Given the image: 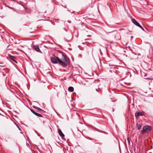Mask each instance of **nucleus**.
Segmentation results:
<instances>
[{
  "label": "nucleus",
  "instance_id": "f257e3e1",
  "mask_svg": "<svg viewBox=\"0 0 153 153\" xmlns=\"http://www.w3.org/2000/svg\"><path fill=\"white\" fill-rule=\"evenodd\" d=\"M62 58L59 60V64L62 66L66 67L70 63L68 58L67 56L62 53Z\"/></svg>",
  "mask_w": 153,
  "mask_h": 153
},
{
  "label": "nucleus",
  "instance_id": "f03ea898",
  "mask_svg": "<svg viewBox=\"0 0 153 153\" xmlns=\"http://www.w3.org/2000/svg\"><path fill=\"white\" fill-rule=\"evenodd\" d=\"M152 129V127L150 126H145L141 131V133L144 134V133L150 131Z\"/></svg>",
  "mask_w": 153,
  "mask_h": 153
},
{
  "label": "nucleus",
  "instance_id": "7ed1b4c3",
  "mask_svg": "<svg viewBox=\"0 0 153 153\" xmlns=\"http://www.w3.org/2000/svg\"><path fill=\"white\" fill-rule=\"evenodd\" d=\"M51 62L54 63H57L58 62L59 63V60H60L59 58L56 56H54V57H51Z\"/></svg>",
  "mask_w": 153,
  "mask_h": 153
},
{
  "label": "nucleus",
  "instance_id": "20e7f679",
  "mask_svg": "<svg viewBox=\"0 0 153 153\" xmlns=\"http://www.w3.org/2000/svg\"><path fill=\"white\" fill-rule=\"evenodd\" d=\"M132 22L134 25H135L139 27H140L142 30H144V29H143V27L140 25V24H139V23L138 22H137L135 20V19H132Z\"/></svg>",
  "mask_w": 153,
  "mask_h": 153
},
{
  "label": "nucleus",
  "instance_id": "39448f33",
  "mask_svg": "<svg viewBox=\"0 0 153 153\" xmlns=\"http://www.w3.org/2000/svg\"><path fill=\"white\" fill-rule=\"evenodd\" d=\"M135 116L137 118L139 116H144V112H136L135 113Z\"/></svg>",
  "mask_w": 153,
  "mask_h": 153
},
{
  "label": "nucleus",
  "instance_id": "423d86ee",
  "mask_svg": "<svg viewBox=\"0 0 153 153\" xmlns=\"http://www.w3.org/2000/svg\"><path fill=\"white\" fill-rule=\"evenodd\" d=\"M30 110L32 113L36 116L40 117H43L41 114L36 112L34 110L32 109H30Z\"/></svg>",
  "mask_w": 153,
  "mask_h": 153
},
{
  "label": "nucleus",
  "instance_id": "0eeeda50",
  "mask_svg": "<svg viewBox=\"0 0 153 153\" xmlns=\"http://www.w3.org/2000/svg\"><path fill=\"white\" fill-rule=\"evenodd\" d=\"M115 39L117 40H119L121 39V36L119 33H117L115 36Z\"/></svg>",
  "mask_w": 153,
  "mask_h": 153
},
{
  "label": "nucleus",
  "instance_id": "6e6552de",
  "mask_svg": "<svg viewBox=\"0 0 153 153\" xmlns=\"http://www.w3.org/2000/svg\"><path fill=\"white\" fill-rule=\"evenodd\" d=\"M34 49L36 51L40 52V50L39 49V46L38 45H34L33 46Z\"/></svg>",
  "mask_w": 153,
  "mask_h": 153
},
{
  "label": "nucleus",
  "instance_id": "1a4fd4ad",
  "mask_svg": "<svg viewBox=\"0 0 153 153\" xmlns=\"http://www.w3.org/2000/svg\"><path fill=\"white\" fill-rule=\"evenodd\" d=\"M9 57L10 58L13 60L14 62H15L16 63H17V61L16 60V58L15 57L12 56L10 55H9Z\"/></svg>",
  "mask_w": 153,
  "mask_h": 153
},
{
  "label": "nucleus",
  "instance_id": "9d476101",
  "mask_svg": "<svg viewBox=\"0 0 153 153\" xmlns=\"http://www.w3.org/2000/svg\"><path fill=\"white\" fill-rule=\"evenodd\" d=\"M58 133L60 136L62 138L65 136L64 134L63 133L62 131L59 129L58 130Z\"/></svg>",
  "mask_w": 153,
  "mask_h": 153
},
{
  "label": "nucleus",
  "instance_id": "9b49d317",
  "mask_svg": "<svg viewBox=\"0 0 153 153\" xmlns=\"http://www.w3.org/2000/svg\"><path fill=\"white\" fill-rule=\"evenodd\" d=\"M136 128L139 130H140L141 128V125L138 123H137L136 125Z\"/></svg>",
  "mask_w": 153,
  "mask_h": 153
},
{
  "label": "nucleus",
  "instance_id": "f8f14e48",
  "mask_svg": "<svg viewBox=\"0 0 153 153\" xmlns=\"http://www.w3.org/2000/svg\"><path fill=\"white\" fill-rule=\"evenodd\" d=\"M68 90L70 92H73L74 91V89L72 87H69L68 88Z\"/></svg>",
  "mask_w": 153,
  "mask_h": 153
},
{
  "label": "nucleus",
  "instance_id": "ddd939ff",
  "mask_svg": "<svg viewBox=\"0 0 153 153\" xmlns=\"http://www.w3.org/2000/svg\"><path fill=\"white\" fill-rule=\"evenodd\" d=\"M84 32L85 33V32H88V31L90 30L85 25V28L84 29Z\"/></svg>",
  "mask_w": 153,
  "mask_h": 153
},
{
  "label": "nucleus",
  "instance_id": "4468645a",
  "mask_svg": "<svg viewBox=\"0 0 153 153\" xmlns=\"http://www.w3.org/2000/svg\"><path fill=\"white\" fill-rule=\"evenodd\" d=\"M33 108L37 110V112H40L42 111V110L41 109L37 107L36 106L33 107Z\"/></svg>",
  "mask_w": 153,
  "mask_h": 153
},
{
  "label": "nucleus",
  "instance_id": "2eb2a0df",
  "mask_svg": "<svg viewBox=\"0 0 153 153\" xmlns=\"http://www.w3.org/2000/svg\"><path fill=\"white\" fill-rule=\"evenodd\" d=\"M127 140L128 141V143L129 144L130 143V140H129V137H127Z\"/></svg>",
  "mask_w": 153,
  "mask_h": 153
},
{
  "label": "nucleus",
  "instance_id": "dca6fc26",
  "mask_svg": "<svg viewBox=\"0 0 153 153\" xmlns=\"http://www.w3.org/2000/svg\"><path fill=\"white\" fill-rule=\"evenodd\" d=\"M114 72H115L117 74H118L119 73L116 70L115 71H114Z\"/></svg>",
  "mask_w": 153,
  "mask_h": 153
},
{
  "label": "nucleus",
  "instance_id": "f3484780",
  "mask_svg": "<svg viewBox=\"0 0 153 153\" xmlns=\"http://www.w3.org/2000/svg\"><path fill=\"white\" fill-rule=\"evenodd\" d=\"M87 36L88 37H91V36L90 35H87Z\"/></svg>",
  "mask_w": 153,
  "mask_h": 153
},
{
  "label": "nucleus",
  "instance_id": "a211bd4d",
  "mask_svg": "<svg viewBox=\"0 0 153 153\" xmlns=\"http://www.w3.org/2000/svg\"><path fill=\"white\" fill-rule=\"evenodd\" d=\"M97 143L99 144L100 145H101L102 144L101 143H96V144H97Z\"/></svg>",
  "mask_w": 153,
  "mask_h": 153
},
{
  "label": "nucleus",
  "instance_id": "6ab92c4d",
  "mask_svg": "<svg viewBox=\"0 0 153 153\" xmlns=\"http://www.w3.org/2000/svg\"><path fill=\"white\" fill-rule=\"evenodd\" d=\"M64 29L66 31H67V30H66V29L65 28H64Z\"/></svg>",
  "mask_w": 153,
  "mask_h": 153
},
{
  "label": "nucleus",
  "instance_id": "aec40b11",
  "mask_svg": "<svg viewBox=\"0 0 153 153\" xmlns=\"http://www.w3.org/2000/svg\"><path fill=\"white\" fill-rule=\"evenodd\" d=\"M96 90L97 92H98V89H96Z\"/></svg>",
  "mask_w": 153,
  "mask_h": 153
},
{
  "label": "nucleus",
  "instance_id": "412c9836",
  "mask_svg": "<svg viewBox=\"0 0 153 153\" xmlns=\"http://www.w3.org/2000/svg\"><path fill=\"white\" fill-rule=\"evenodd\" d=\"M116 101V100H115V101H113V102H115V101Z\"/></svg>",
  "mask_w": 153,
  "mask_h": 153
},
{
  "label": "nucleus",
  "instance_id": "4be33fe9",
  "mask_svg": "<svg viewBox=\"0 0 153 153\" xmlns=\"http://www.w3.org/2000/svg\"><path fill=\"white\" fill-rule=\"evenodd\" d=\"M148 79H150L148 78Z\"/></svg>",
  "mask_w": 153,
  "mask_h": 153
}]
</instances>
